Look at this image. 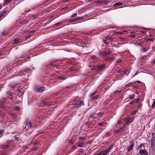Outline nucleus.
<instances>
[{"label":"nucleus","mask_w":155,"mask_h":155,"mask_svg":"<svg viewBox=\"0 0 155 155\" xmlns=\"http://www.w3.org/2000/svg\"><path fill=\"white\" fill-rule=\"evenodd\" d=\"M84 102L83 101L79 100H76L74 104H70V107L73 109L77 108L80 107L81 105H84Z\"/></svg>","instance_id":"f257e3e1"},{"label":"nucleus","mask_w":155,"mask_h":155,"mask_svg":"<svg viewBox=\"0 0 155 155\" xmlns=\"http://www.w3.org/2000/svg\"><path fill=\"white\" fill-rule=\"evenodd\" d=\"M31 72L30 69H28L26 71L23 70L20 71L18 75L20 76H24L23 78H25L26 77H28L29 75L28 73H31Z\"/></svg>","instance_id":"f03ea898"},{"label":"nucleus","mask_w":155,"mask_h":155,"mask_svg":"<svg viewBox=\"0 0 155 155\" xmlns=\"http://www.w3.org/2000/svg\"><path fill=\"white\" fill-rule=\"evenodd\" d=\"M106 66L105 64H101L98 65L94 66V69L97 72H101L103 71L105 69Z\"/></svg>","instance_id":"7ed1b4c3"},{"label":"nucleus","mask_w":155,"mask_h":155,"mask_svg":"<svg viewBox=\"0 0 155 155\" xmlns=\"http://www.w3.org/2000/svg\"><path fill=\"white\" fill-rule=\"evenodd\" d=\"M45 87L40 86H35L34 87V90L38 93H42L45 91Z\"/></svg>","instance_id":"20e7f679"},{"label":"nucleus","mask_w":155,"mask_h":155,"mask_svg":"<svg viewBox=\"0 0 155 155\" xmlns=\"http://www.w3.org/2000/svg\"><path fill=\"white\" fill-rule=\"evenodd\" d=\"M23 41L22 39L18 38H16L13 39L12 41L13 43L14 44H19L22 42Z\"/></svg>","instance_id":"39448f33"},{"label":"nucleus","mask_w":155,"mask_h":155,"mask_svg":"<svg viewBox=\"0 0 155 155\" xmlns=\"http://www.w3.org/2000/svg\"><path fill=\"white\" fill-rule=\"evenodd\" d=\"M110 53L109 52L100 51L99 55L100 56H106L107 55H109Z\"/></svg>","instance_id":"423d86ee"},{"label":"nucleus","mask_w":155,"mask_h":155,"mask_svg":"<svg viewBox=\"0 0 155 155\" xmlns=\"http://www.w3.org/2000/svg\"><path fill=\"white\" fill-rule=\"evenodd\" d=\"M41 104L45 106H51L52 104V103L51 102H47L45 101H42Z\"/></svg>","instance_id":"0eeeda50"},{"label":"nucleus","mask_w":155,"mask_h":155,"mask_svg":"<svg viewBox=\"0 0 155 155\" xmlns=\"http://www.w3.org/2000/svg\"><path fill=\"white\" fill-rule=\"evenodd\" d=\"M134 143L131 142L130 144V145L129 147L127 148V151L128 152L130 151L131 150H133V147L134 146Z\"/></svg>","instance_id":"6e6552de"},{"label":"nucleus","mask_w":155,"mask_h":155,"mask_svg":"<svg viewBox=\"0 0 155 155\" xmlns=\"http://www.w3.org/2000/svg\"><path fill=\"white\" fill-rule=\"evenodd\" d=\"M9 146L8 144H2L0 145V148H2L3 149H7L9 148Z\"/></svg>","instance_id":"1a4fd4ad"},{"label":"nucleus","mask_w":155,"mask_h":155,"mask_svg":"<svg viewBox=\"0 0 155 155\" xmlns=\"http://www.w3.org/2000/svg\"><path fill=\"white\" fill-rule=\"evenodd\" d=\"M26 125L28 128H30L32 127L31 122L30 120L28 119L27 120Z\"/></svg>","instance_id":"9d476101"},{"label":"nucleus","mask_w":155,"mask_h":155,"mask_svg":"<svg viewBox=\"0 0 155 155\" xmlns=\"http://www.w3.org/2000/svg\"><path fill=\"white\" fill-rule=\"evenodd\" d=\"M125 127V126H124L122 127H121L119 130L115 129L114 130V132L116 133H117L119 132L122 131L124 130V128Z\"/></svg>","instance_id":"9b49d317"},{"label":"nucleus","mask_w":155,"mask_h":155,"mask_svg":"<svg viewBox=\"0 0 155 155\" xmlns=\"http://www.w3.org/2000/svg\"><path fill=\"white\" fill-rule=\"evenodd\" d=\"M134 120L133 118H130V119H127L126 120V122L125 123L126 124H127L132 122Z\"/></svg>","instance_id":"f8f14e48"},{"label":"nucleus","mask_w":155,"mask_h":155,"mask_svg":"<svg viewBox=\"0 0 155 155\" xmlns=\"http://www.w3.org/2000/svg\"><path fill=\"white\" fill-rule=\"evenodd\" d=\"M92 59L95 61L96 62L97 61L99 60V59L96 56L94 55L91 57Z\"/></svg>","instance_id":"ddd939ff"},{"label":"nucleus","mask_w":155,"mask_h":155,"mask_svg":"<svg viewBox=\"0 0 155 155\" xmlns=\"http://www.w3.org/2000/svg\"><path fill=\"white\" fill-rule=\"evenodd\" d=\"M106 124V122L105 121H102L101 123H98L97 124V125L100 126H102L105 125Z\"/></svg>","instance_id":"4468645a"},{"label":"nucleus","mask_w":155,"mask_h":155,"mask_svg":"<svg viewBox=\"0 0 155 155\" xmlns=\"http://www.w3.org/2000/svg\"><path fill=\"white\" fill-rule=\"evenodd\" d=\"M7 8H5L3 11V12H1V13H2V14H3V15L4 16H5L6 15V13L7 12Z\"/></svg>","instance_id":"2eb2a0df"},{"label":"nucleus","mask_w":155,"mask_h":155,"mask_svg":"<svg viewBox=\"0 0 155 155\" xmlns=\"http://www.w3.org/2000/svg\"><path fill=\"white\" fill-rule=\"evenodd\" d=\"M100 153H102V154L103 155H106L108 152L107 150L106 149L104 150L101 152Z\"/></svg>","instance_id":"dca6fc26"},{"label":"nucleus","mask_w":155,"mask_h":155,"mask_svg":"<svg viewBox=\"0 0 155 155\" xmlns=\"http://www.w3.org/2000/svg\"><path fill=\"white\" fill-rule=\"evenodd\" d=\"M113 145H114L113 144L111 145L110 146L108 147V148H106V149L107 150L108 152H110V150L112 148V147L113 146Z\"/></svg>","instance_id":"f3484780"},{"label":"nucleus","mask_w":155,"mask_h":155,"mask_svg":"<svg viewBox=\"0 0 155 155\" xmlns=\"http://www.w3.org/2000/svg\"><path fill=\"white\" fill-rule=\"evenodd\" d=\"M4 103H5V102L4 101H0V104L1 105L0 107H1L3 108H4V110H6V109H5V108L4 107V106L3 105L4 104Z\"/></svg>","instance_id":"a211bd4d"},{"label":"nucleus","mask_w":155,"mask_h":155,"mask_svg":"<svg viewBox=\"0 0 155 155\" xmlns=\"http://www.w3.org/2000/svg\"><path fill=\"white\" fill-rule=\"evenodd\" d=\"M12 0H7L3 4V6H5L7 5Z\"/></svg>","instance_id":"6ab92c4d"},{"label":"nucleus","mask_w":155,"mask_h":155,"mask_svg":"<svg viewBox=\"0 0 155 155\" xmlns=\"http://www.w3.org/2000/svg\"><path fill=\"white\" fill-rule=\"evenodd\" d=\"M145 151L143 150H140L139 151V153L141 155H143L145 153Z\"/></svg>","instance_id":"aec40b11"},{"label":"nucleus","mask_w":155,"mask_h":155,"mask_svg":"<svg viewBox=\"0 0 155 155\" xmlns=\"http://www.w3.org/2000/svg\"><path fill=\"white\" fill-rule=\"evenodd\" d=\"M108 61H113L115 59V58L113 57H109L108 58Z\"/></svg>","instance_id":"412c9836"},{"label":"nucleus","mask_w":155,"mask_h":155,"mask_svg":"<svg viewBox=\"0 0 155 155\" xmlns=\"http://www.w3.org/2000/svg\"><path fill=\"white\" fill-rule=\"evenodd\" d=\"M85 138L84 137L80 136L78 137V139L81 140H85Z\"/></svg>","instance_id":"4be33fe9"},{"label":"nucleus","mask_w":155,"mask_h":155,"mask_svg":"<svg viewBox=\"0 0 155 155\" xmlns=\"http://www.w3.org/2000/svg\"><path fill=\"white\" fill-rule=\"evenodd\" d=\"M84 144L83 143H78V146L79 147H83L84 146Z\"/></svg>","instance_id":"5701e85b"},{"label":"nucleus","mask_w":155,"mask_h":155,"mask_svg":"<svg viewBox=\"0 0 155 155\" xmlns=\"http://www.w3.org/2000/svg\"><path fill=\"white\" fill-rule=\"evenodd\" d=\"M122 4L121 3L118 2H117V3H115L114 4V6H119V5H121Z\"/></svg>","instance_id":"b1692460"},{"label":"nucleus","mask_w":155,"mask_h":155,"mask_svg":"<svg viewBox=\"0 0 155 155\" xmlns=\"http://www.w3.org/2000/svg\"><path fill=\"white\" fill-rule=\"evenodd\" d=\"M8 32H7L3 31V32L2 33V35H3L4 36H6L8 35Z\"/></svg>","instance_id":"393cba45"},{"label":"nucleus","mask_w":155,"mask_h":155,"mask_svg":"<svg viewBox=\"0 0 155 155\" xmlns=\"http://www.w3.org/2000/svg\"><path fill=\"white\" fill-rule=\"evenodd\" d=\"M97 92L96 91H95L94 92L91 93L90 94V97H92Z\"/></svg>","instance_id":"a878e982"},{"label":"nucleus","mask_w":155,"mask_h":155,"mask_svg":"<svg viewBox=\"0 0 155 155\" xmlns=\"http://www.w3.org/2000/svg\"><path fill=\"white\" fill-rule=\"evenodd\" d=\"M153 38H146V41H153Z\"/></svg>","instance_id":"bb28decb"},{"label":"nucleus","mask_w":155,"mask_h":155,"mask_svg":"<svg viewBox=\"0 0 155 155\" xmlns=\"http://www.w3.org/2000/svg\"><path fill=\"white\" fill-rule=\"evenodd\" d=\"M77 13H74L72 15H71V17L73 18V17H76L77 16Z\"/></svg>","instance_id":"cd10ccee"},{"label":"nucleus","mask_w":155,"mask_h":155,"mask_svg":"<svg viewBox=\"0 0 155 155\" xmlns=\"http://www.w3.org/2000/svg\"><path fill=\"white\" fill-rule=\"evenodd\" d=\"M131 33L133 34V35H131V36L133 37H135L134 35L136 34V32L134 31H132L131 32Z\"/></svg>","instance_id":"c85d7f7f"},{"label":"nucleus","mask_w":155,"mask_h":155,"mask_svg":"<svg viewBox=\"0 0 155 155\" xmlns=\"http://www.w3.org/2000/svg\"><path fill=\"white\" fill-rule=\"evenodd\" d=\"M28 21L26 20H23L21 22L22 24H25Z\"/></svg>","instance_id":"c756f323"},{"label":"nucleus","mask_w":155,"mask_h":155,"mask_svg":"<svg viewBox=\"0 0 155 155\" xmlns=\"http://www.w3.org/2000/svg\"><path fill=\"white\" fill-rule=\"evenodd\" d=\"M58 78L59 79H62L63 80H64L66 78L64 77H61V76H59L58 77Z\"/></svg>","instance_id":"7c9ffc66"},{"label":"nucleus","mask_w":155,"mask_h":155,"mask_svg":"<svg viewBox=\"0 0 155 155\" xmlns=\"http://www.w3.org/2000/svg\"><path fill=\"white\" fill-rule=\"evenodd\" d=\"M132 83H128V84H126L125 85V86L126 87H129V86H131V85L132 84Z\"/></svg>","instance_id":"2f4dec72"},{"label":"nucleus","mask_w":155,"mask_h":155,"mask_svg":"<svg viewBox=\"0 0 155 155\" xmlns=\"http://www.w3.org/2000/svg\"><path fill=\"white\" fill-rule=\"evenodd\" d=\"M130 72V70H125V74H128Z\"/></svg>","instance_id":"473e14b6"},{"label":"nucleus","mask_w":155,"mask_h":155,"mask_svg":"<svg viewBox=\"0 0 155 155\" xmlns=\"http://www.w3.org/2000/svg\"><path fill=\"white\" fill-rule=\"evenodd\" d=\"M120 91H114V94H119L120 93Z\"/></svg>","instance_id":"72a5a7b5"},{"label":"nucleus","mask_w":155,"mask_h":155,"mask_svg":"<svg viewBox=\"0 0 155 155\" xmlns=\"http://www.w3.org/2000/svg\"><path fill=\"white\" fill-rule=\"evenodd\" d=\"M104 115V114L102 113H98L97 115L99 116L102 117Z\"/></svg>","instance_id":"f704fd0d"},{"label":"nucleus","mask_w":155,"mask_h":155,"mask_svg":"<svg viewBox=\"0 0 155 155\" xmlns=\"http://www.w3.org/2000/svg\"><path fill=\"white\" fill-rule=\"evenodd\" d=\"M86 124L88 125H91L92 124V122H86Z\"/></svg>","instance_id":"c9c22d12"},{"label":"nucleus","mask_w":155,"mask_h":155,"mask_svg":"<svg viewBox=\"0 0 155 155\" xmlns=\"http://www.w3.org/2000/svg\"><path fill=\"white\" fill-rule=\"evenodd\" d=\"M129 97H130V98L131 99H134V95H130L129 96Z\"/></svg>","instance_id":"e433bc0d"},{"label":"nucleus","mask_w":155,"mask_h":155,"mask_svg":"<svg viewBox=\"0 0 155 155\" xmlns=\"http://www.w3.org/2000/svg\"><path fill=\"white\" fill-rule=\"evenodd\" d=\"M136 103V101H132L130 102V104H133Z\"/></svg>","instance_id":"4c0bfd02"},{"label":"nucleus","mask_w":155,"mask_h":155,"mask_svg":"<svg viewBox=\"0 0 155 155\" xmlns=\"http://www.w3.org/2000/svg\"><path fill=\"white\" fill-rule=\"evenodd\" d=\"M31 143H33L34 145H36L38 144V142L36 141H34L31 142Z\"/></svg>","instance_id":"58836bf2"},{"label":"nucleus","mask_w":155,"mask_h":155,"mask_svg":"<svg viewBox=\"0 0 155 155\" xmlns=\"http://www.w3.org/2000/svg\"><path fill=\"white\" fill-rule=\"evenodd\" d=\"M79 152L80 153H84V150L82 149H80L79 150Z\"/></svg>","instance_id":"ea45409f"},{"label":"nucleus","mask_w":155,"mask_h":155,"mask_svg":"<svg viewBox=\"0 0 155 155\" xmlns=\"http://www.w3.org/2000/svg\"><path fill=\"white\" fill-rule=\"evenodd\" d=\"M155 143V139L154 138H152V145L153 144V143Z\"/></svg>","instance_id":"a19ab883"},{"label":"nucleus","mask_w":155,"mask_h":155,"mask_svg":"<svg viewBox=\"0 0 155 155\" xmlns=\"http://www.w3.org/2000/svg\"><path fill=\"white\" fill-rule=\"evenodd\" d=\"M71 148L74 150H75L77 149V147L75 146H73Z\"/></svg>","instance_id":"79ce46f5"},{"label":"nucleus","mask_w":155,"mask_h":155,"mask_svg":"<svg viewBox=\"0 0 155 155\" xmlns=\"http://www.w3.org/2000/svg\"><path fill=\"white\" fill-rule=\"evenodd\" d=\"M89 117L91 118H92L94 119L95 118V117H94L92 114H91L90 115Z\"/></svg>","instance_id":"37998d69"},{"label":"nucleus","mask_w":155,"mask_h":155,"mask_svg":"<svg viewBox=\"0 0 155 155\" xmlns=\"http://www.w3.org/2000/svg\"><path fill=\"white\" fill-rule=\"evenodd\" d=\"M14 108H15V109L17 110H19L20 109V108L18 107L17 106H15L14 107Z\"/></svg>","instance_id":"c03bdc74"},{"label":"nucleus","mask_w":155,"mask_h":155,"mask_svg":"<svg viewBox=\"0 0 155 155\" xmlns=\"http://www.w3.org/2000/svg\"><path fill=\"white\" fill-rule=\"evenodd\" d=\"M107 38L111 40H113V37H108Z\"/></svg>","instance_id":"a18cd8bd"},{"label":"nucleus","mask_w":155,"mask_h":155,"mask_svg":"<svg viewBox=\"0 0 155 155\" xmlns=\"http://www.w3.org/2000/svg\"><path fill=\"white\" fill-rule=\"evenodd\" d=\"M80 19V18H75L74 19V21H77Z\"/></svg>","instance_id":"49530a36"},{"label":"nucleus","mask_w":155,"mask_h":155,"mask_svg":"<svg viewBox=\"0 0 155 155\" xmlns=\"http://www.w3.org/2000/svg\"><path fill=\"white\" fill-rule=\"evenodd\" d=\"M61 23L60 22L57 23L55 24V25L57 26H58L61 25Z\"/></svg>","instance_id":"de8ad7c7"},{"label":"nucleus","mask_w":155,"mask_h":155,"mask_svg":"<svg viewBox=\"0 0 155 155\" xmlns=\"http://www.w3.org/2000/svg\"><path fill=\"white\" fill-rule=\"evenodd\" d=\"M102 1H96V3L97 4H101V3H102Z\"/></svg>","instance_id":"09e8293b"},{"label":"nucleus","mask_w":155,"mask_h":155,"mask_svg":"<svg viewBox=\"0 0 155 155\" xmlns=\"http://www.w3.org/2000/svg\"><path fill=\"white\" fill-rule=\"evenodd\" d=\"M70 0H62V1L63 2H64V3L67 2L68 1H70Z\"/></svg>","instance_id":"8fccbe9b"},{"label":"nucleus","mask_w":155,"mask_h":155,"mask_svg":"<svg viewBox=\"0 0 155 155\" xmlns=\"http://www.w3.org/2000/svg\"><path fill=\"white\" fill-rule=\"evenodd\" d=\"M145 56H142L140 58V60H142V59H144Z\"/></svg>","instance_id":"3c124183"},{"label":"nucleus","mask_w":155,"mask_h":155,"mask_svg":"<svg viewBox=\"0 0 155 155\" xmlns=\"http://www.w3.org/2000/svg\"><path fill=\"white\" fill-rule=\"evenodd\" d=\"M69 22H71L74 21V19H71L68 20Z\"/></svg>","instance_id":"603ef678"},{"label":"nucleus","mask_w":155,"mask_h":155,"mask_svg":"<svg viewBox=\"0 0 155 155\" xmlns=\"http://www.w3.org/2000/svg\"><path fill=\"white\" fill-rule=\"evenodd\" d=\"M3 16H4L3 15V14H2V13H1V14H0V19H2V18Z\"/></svg>","instance_id":"864d4df0"},{"label":"nucleus","mask_w":155,"mask_h":155,"mask_svg":"<svg viewBox=\"0 0 155 155\" xmlns=\"http://www.w3.org/2000/svg\"><path fill=\"white\" fill-rule=\"evenodd\" d=\"M98 97V95H96L95 97H94L93 99H97Z\"/></svg>","instance_id":"5fc2aeb1"},{"label":"nucleus","mask_w":155,"mask_h":155,"mask_svg":"<svg viewBox=\"0 0 155 155\" xmlns=\"http://www.w3.org/2000/svg\"><path fill=\"white\" fill-rule=\"evenodd\" d=\"M142 146V144H140V145L139 146V147H138V149H140Z\"/></svg>","instance_id":"6e6d98bb"},{"label":"nucleus","mask_w":155,"mask_h":155,"mask_svg":"<svg viewBox=\"0 0 155 155\" xmlns=\"http://www.w3.org/2000/svg\"><path fill=\"white\" fill-rule=\"evenodd\" d=\"M155 101H153V103L152 105V107H153V106H154L155 105Z\"/></svg>","instance_id":"4d7b16f0"},{"label":"nucleus","mask_w":155,"mask_h":155,"mask_svg":"<svg viewBox=\"0 0 155 155\" xmlns=\"http://www.w3.org/2000/svg\"><path fill=\"white\" fill-rule=\"evenodd\" d=\"M68 8V7H67V6H66V7H63L62 8H61V10H63V9H66Z\"/></svg>","instance_id":"13d9d810"},{"label":"nucleus","mask_w":155,"mask_h":155,"mask_svg":"<svg viewBox=\"0 0 155 155\" xmlns=\"http://www.w3.org/2000/svg\"><path fill=\"white\" fill-rule=\"evenodd\" d=\"M104 42L106 45H108L109 44V42H108L105 41H104Z\"/></svg>","instance_id":"bf43d9fd"},{"label":"nucleus","mask_w":155,"mask_h":155,"mask_svg":"<svg viewBox=\"0 0 155 155\" xmlns=\"http://www.w3.org/2000/svg\"><path fill=\"white\" fill-rule=\"evenodd\" d=\"M15 139L17 141H18L19 140V137H15Z\"/></svg>","instance_id":"052dcab7"},{"label":"nucleus","mask_w":155,"mask_h":155,"mask_svg":"<svg viewBox=\"0 0 155 155\" xmlns=\"http://www.w3.org/2000/svg\"><path fill=\"white\" fill-rule=\"evenodd\" d=\"M102 154V153H98L97 154H95L94 155H101Z\"/></svg>","instance_id":"680f3d73"},{"label":"nucleus","mask_w":155,"mask_h":155,"mask_svg":"<svg viewBox=\"0 0 155 155\" xmlns=\"http://www.w3.org/2000/svg\"><path fill=\"white\" fill-rule=\"evenodd\" d=\"M31 35H28V36H27V37H25V38L26 39L27 38H29L31 37Z\"/></svg>","instance_id":"e2e57ef3"},{"label":"nucleus","mask_w":155,"mask_h":155,"mask_svg":"<svg viewBox=\"0 0 155 155\" xmlns=\"http://www.w3.org/2000/svg\"><path fill=\"white\" fill-rule=\"evenodd\" d=\"M33 17L35 18H38V16L36 15H33Z\"/></svg>","instance_id":"0e129e2a"},{"label":"nucleus","mask_w":155,"mask_h":155,"mask_svg":"<svg viewBox=\"0 0 155 155\" xmlns=\"http://www.w3.org/2000/svg\"><path fill=\"white\" fill-rule=\"evenodd\" d=\"M121 121H120V120H119L118 121L117 124H120L121 123Z\"/></svg>","instance_id":"69168bd1"},{"label":"nucleus","mask_w":155,"mask_h":155,"mask_svg":"<svg viewBox=\"0 0 155 155\" xmlns=\"http://www.w3.org/2000/svg\"><path fill=\"white\" fill-rule=\"evenodd\" d=\"M11 126H15V124H13V123L11 124Z\"/></svg>","instance_id":"338daca9"},{"label":"nucleus","mask_w":155,"mask_h":155,"mask_svg":"<svg viewBox=\"0 0 155 155\" xmlns=\"http://www.w3.org/2000/svg\"><path fill=\"white\" fill-rule=\"evenodd\" d=\"M10 87L12 88H14V86H13V85H10Z\"/></svg>","instance_id":"774afa93"}]
</instances>
